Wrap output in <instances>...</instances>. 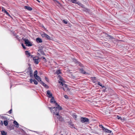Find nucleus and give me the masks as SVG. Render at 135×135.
I'll return each instance as SVG.
<instances>
[{
	"instance_id": "32",
	"label": "nucleus",
	"mask_w": 135,
	"mask_h": 135,
	"mask_svg": "<svg viewBox=\"0 0 135 135\" xmlns=\"http://www.w3.org/2000/svg\"><path fill=\"white\" fill-rule=\"evenodd\" d=\"M65 24H67L68 23V22L65 20H63L62 21Z\"/></svg>"
},
{
	"instance_id": "45",
	"label": "nucleus",
	"mask_w": 135,
	"mask_h": 135,
	"mask_svg": "<svg viewBox=\"0 0 135 135\" xmlns=\"http://www.w3.org/2000/svg\"><path fill=\"white\" fill-rule=\"evenodd\" d=\"M4 10H5V9H4V8H3V7H2V11H4Z\"/></svg>"
},
{
	"instance_id": "8",
	"label": "nucleus",
	"mask_w": 135,
	"mask_h": 135,
	"mask_svg": "<svg viewBox=\"0 0 135 135\" xmlns=\"http://www.w3.org/2000/svg\"><path fill=\"white\" fill-rule=\"evenodd\" d=\"M35 78L40 83L42 81L41 78L38 76H37V77H35Z\"/></svg>"
},
{
	"instance_id": "12",
	"label": "nucleus",
	"mask_w": 135,
	"mask_h": 135,
	"mask_svg": "<svg viewBox=\"0 0 135 135\" xmlns=\"http://www.w3.org/2000/svg\"><path fill=\"white\" fill-rule=\"evenodd\" d=\"M103 130L105 132L108 133H110L112 132V131H111L109 130V129L105 128H104V130Z\"/></svg>"
},
{
	"instance_id": "22",
	"label": "nucleus",
	"mask_w": 135,
	"mask_h": 135,
	"mask_svg": "<svg viewBox=\"0 0 135 135\" xmlns=\"http://www.w3.org/2000/svg\"><path fill=\"white\" fill-rule=\"evenodd\" d=\"M28 72L29 73H32V70L31 68L30 67H29L28 68Z\"/></svg>"
},
{
	"instance_id": "31",
	"label": "nucleus",
	"mask_w": 135,
	"mask_h": 135,
	"mask_svg": "<svg viewBox=\"0 0 135 135\" xmlns=\"http://www.w3.org/2000/svg\"><path fill=\"white\" fill-rule=\"evenodd\" d=\"M79 65L81 66V67H83V65L80 62H79L78 64Z\"/></svg>"
},
{
	"instance_id": "5",
	"label": "nucleus",
	"mask_w": 135,
	"mask_h": 135,
	"mask_svg": "<svg viewBox=\"0 0 135 135\" xmlns=\"http://www.w3.org/2000/svg\"><path fill=\"white\" fill-rule=\"evenodd\" d=\"M23 40L25 42V43L26 44V45L28 46H32V44L28 40L25 38L23 39Z\"/></svg>"
},
{
	"instance_id": "41",
	"label": "nucleus",
	"mask_w": 135,
	"mask_h": 135,
	"mask_svg": "<svg viewBox=\"0 0 135 135\" xmlns=\"http://www.w3.org/2000/svg\"><path fill=\"white\" fill-rule=\"evenodd\" d=\"M98 84L100 86H102V84L100 83L99 82L98 83Z\"/></svg>"
},
{
	"instance_id": "30",
	"label": "nucleus",
	"mask_w": 135,
	"mask_h": 135,
	"mask_svg": "<svg viewBox=\"0 0 135 135\" xmlns=\"http://www.w3.org/2000/svg\"><path fill=\"white\" fill-rule=\"evenodd\" d=\"M42 58H43V60L44 61V62H46V60L45 58L44 57H42Z\"/></svg>"
},
{
	"instance_id": "6",
	"label": "nucleus",
	"mask_w": 135,
	"mask_h": 135,
	"mask_svg": "<svg viewBox=\"0 0 135 135\" xmlns=\"http://www.w3.org/2000/svg\"><path fill=\"white\" fill-rule=\"evenodd\" d=\"M46 92V94L48 97L49 98H51L52 97V93H51L50 90H47Z\"/></svg>"
},
{
	"instance_id": "18",
	"label": "nucleus",
	"mask_w": 135,
	"mask_h": 135,
	"mask_svg": "<svg viewBox=\"0 0 135 135\" xmlns=\"http://www.w3.org/2000/svg\"><path fill=\"white\" fill-rule=\"evenodd\" d=\"M4 126H6L8 124V122L7 120H5L4 121Z\"/></svg>"
},
{
	"instance_id": "43",
	"label": "nucleus",
	"mask_w": 135,
	"mask_h": 135,
	"mask_svg": "<svg viewBox=\"0 0 135 135\" xmlns=\"http://www.w3.org/2000/svg\"><path fill=\"white\" fill-rule=\"evenodd\" d=\"M53 108H54V107H49V109L50 110L51 112V110L53 109Z\"/></svg>"
},
{
	"instance_id": "29",
	"label": "nucleus",
	"mask_w": 135,
	"mask_h": 135,
	"mask_svg": "<svg viewBox=\"0 0 135 135\" xmlns=\"http://www.w3.org/2000/svg\"><path fill=\"white\" fill-rule=\"evenodd\" d=\"M4 12L6 13V14L8 16L10 15L8 12L6 10H4Z\"/></svg>"
},
{
	"instance_id": "39",
	"label": "nucleus",
	"mask_w": 135,
	"mask_h": 135,
	"mask_svg": "<svg viewBox=\"0 0 135 135\" xmlns=\"http://www.w3.org/2000/svg\"><path fill=\"white\" fill-rule=\"evenodd\" d=\"M64 97L66 98V99H68V96L67 95H64Z\"/></svg>"
},
{
	"instance_id": "47",
	"label": "nucleus",
	"mask_w": 135,
	"mask_h": 135,
	"mask_svg": "<svg viewBox=\"0 0 135 135\" xmlns=\"http://www.w3.org/2000/svg\"><path fill=\"white\" fill-rule=\"evenodd\" d=\"M1 125H3V122H2V121H1Z\"/></svg>"
},
{
	"instance_id": "49",
	"label": "nucleus",
	"mask_w": 135,
	"mask_h": 135,
	"mask_svg": "<svg viewBox=\"0 0 135 135\" xmlns=\"http://www.w3.org/2000/svg\"><path fill=\"white\" fill-rule=\"evenodd\" d=\"M30 56L31 57V58H33V57H33V56L32 55H30Z\"/></svg>"
},
{
	"instance_id": "2",
	"label": "nucleus",
	"mask_w": 135,
	"mask_h": 135,
	"mask_svg": "<svg viewBox=\"0 0 135 135\" xmlns=\"http://www.w3.org/2000/svg\"><path fill=\"white\" fill-rule=\"evenodd\" d=\"M59 80H59L58 81L59 83H60V85L62 86L63 90L65 91H67L68 89V86L66 84L63 83L62 82L63 81V80L62 78L61 77L60 78Z\"/></svg>"
},
{
	"instance_id": "21",
	"label": "nucleus",
	"mask_w": 135,
	"mask_h": 135,
	"mask_svg": "<svg viewBox=\"0 0 135 135\" xmlns=\"http://www.w3.org/2000/svg\"><path fill=\"white\" fill-rule=\"evenodd\" d=\"M38 73L37 71V70H35L34 72V77H37V74Z\"/></svg>"
},
{
	"instance_id": "28",
	"label": "nucleus",
	"mask_w": 135,
	"mask_h": 135,
	"mask_svg": "<svg viewBox=\"0 0 135 135\" xmlns=\"http://www.w3.org/2000/svg\"><path fill=\"white\" fill-rule=\"evenodd\" d=\"M99 127L101 128H102V130H104V127L103 126H102V125H101V124H100V125H99Z\"/></svg>"
},
{
	"instance_id": "4",
	"label": "nucleus",
	"mask_w": 135,
	"mask_h": 135,
	"mask_svg": "<svg viewBox=\"0 0 135 135\" xmlns=\"http://www.w3.org/2000/svg\"><path fill=\"white\" fill-rule=\"evenodd\" d=\"M80 121L82 123H89V120L88 118L85 117H81L80 118Z\"/></svg>"
},
{
	"instance_id": "9",
	"label": "nucleus",
	"mask_w": 135,
	"mask_h": 135,
	"mask_svg": "<svg viewBox=\"0 0 135 135\" xmlns=\"http://www.w3.org/2000/svg\"><path fill=\"white\" fill-rule=\"evenodd\" d=\"M36 41L38 43H41L42 42V39L39 37L37 38L36 39Z\"/></svg>"
},
{
	"instance_id": "1",
	"label": "nucleus",
	"mask_w": 135,
	"mask_h": 135,
	"mask_svg": "<svg viewBox=\"0 0 135 135\" xmlns=\"http://www.w3.org/2000/svg\"><path fill=\"white\" fill-rule=\"evenodd\" d=\"M55 106L56 107L53 108V109L51 110V112L54 115H55L56 118L60 121H62L63 120V118L59 115V113L60 110L62 109V108L57 103H56Z\"/></svg>"
},
{
	"instance_id": "23",
	"label": "nucleus",
	"mask_w": 135,
	"mask_h": 135,
	"mask_svg": "<svg viewBox=\"0 0 135 135\" xmlns=\"http://www.w3.org/2000/svg\"><path fill=\"white\" fill-rule=\"evenodd\" d=\"M106 36L107 37H109V38L111 39H113V37L112 36H111V35H109L107 34Z\"/></svg>"
},
{
	"instance_id": "46",
	"label": "nucleus",
	"mask_w": 135,
	"mask_h": 135,
	"mask_svg": "<svg viewBox=\"0 0 135 135\" xmlns=\"http://www.w3.org/2000/svg\"><path fill=\"white\" fill-rule=\"evenodd\" d=\"M53 1H54L55 2H57V3H59V2L57 1L56 0H53Z\"/></svg>"
},
{
	"instance_id": "35",
	"label": "nucleus",
	"mask_w": 135,
	"mask_h": 135,
	"mask_svg": "<svg viewBox=\"0 0 135 135\" xmlns=\"http://www.w3.org/2000/svg\"><path fill=\"white\" fill-rule=\"evenodd\" d=\"M73 117L74 118H77V115H75V114H73Z\"/></svg>"
},
{
	"instance_id": "51",
	"label": "nucleus",
	"mask_w": 135,
	"mask_h": 135,
	"mask_svg": "<svg viewBox=\"0 0 135 135\" xmlns=\"http://www.w3.org/2000/svg\"><path fill=\"white\" fill-rule=\"evenodd\" d=\"M11 87H12V85H11V87H10V88H11Z\"/></svg>"
},
{
	"instance_id": "42",
	"label": "nucleus",
	"mask_w": 135,
	"mask_h": 135,
	"mask_svg": "<svg viewBox=\"0 0 135 135\" xmlns=\"http://www.w3.org/2000/svg\"><path fill=\"white\" fill-rule=\"evenodd\" d=\"M12 109H11L8 112V113L9 114H11L12 113Z\"/></svg>"
},
{
	"instance_id": "14",
	"label": "nucleus",
	"mask_w": 135,
	"mask_h": 135,
	"mask_svg": "<svg viewBox=\"0 0 135 135\" xmlns=\"http://www.w3.org/2000/svg\"><path fill=\"white\" fill-rule=\"evenodd\" d=\"M25 8L29 11H31L32 10V8L31 7L26 6H25Z\"/></svg>"
},
{
	"instance_id": "40",
	"label": "nucleus",
	"mask_w": 135,
	"mask_h": 135,
	"mask_svg": "<svg viewBox=\"0 0 135 135\" xmlns=\"http://www.w3.org/2000/svg\"><path fill=\"white\" fill-rule=\"evenodd\" d=\"M29 74L30 75V76L31 77H32L33 76V75L32 73H29Z\"/></svg>"
},
{
	"instance_id": "24",
	"label": "nucleus",
	"mask_w": 135,
	"mask_h": 135,
	"mask_svg": "<svg viewBox=\"0 0 135 135\" xmlns=\"http://www.w3.org/2000/svg\"><path fill=\"white\" fill-rule=\"evenodd\" d=\"M56 73L57 75H58L61 73L60 70H58L56 71Z\"/></svg>"
},
{
	"instance_id": "16",
	"label": "nucleus",
	"mask_w": 135,
	"mask_h": 135,
	"mask_svg": "<svg viewBox=\"0 0 135 135\" xmlns=\"http://www.w3.org/2000/svg\"><path fill=\"white\" fill-rule=\"evenodd\" d=\"M14 124L16 125V127H18L19 126V124L16 121H14L13 122Z\"/></svg>"
},
{
	"instance_id": "48",
	"label": "nucleus",
	"mask_w": 135,
	"mask_h": 135,
	"mask_svg": "<svg viewBox=\"0 0 135 135\" xmlns=\"http://www.w3.org/2000/svg\"><path fill=\"white\" fill-rule=\"evenodd\" d=\"M45 78L46 80V81H47L48 80V79H47V78L46 77H45Z\"/></svg>"
},
{
	"instance_id": "37",
	"label": "nucleus",
	"mask_w": 135,
	"mask_h": 135,
	"mask_svg": "<svg viewBox=\"0 0 135 135\" xmlns=\"http://www.w3.org/2000/svg\"><path fill=\"white\" fill-rule=\"evenodd\" d=\"M41 52V53L43 55H44V51H42V50H40V52Z\"/></svg>"
},
{
	"instance_id": "44",
	"label": "nucleus",
	"mask_w": 135,
	"mask_h": 135,
	"mask_svg": "<svg viewBox=\"0 0 135 135\" xmlns=\"http://www.w3.org/2000/svg\"><path fill=\"white\" fill-rule=\"evenodd\" d=\"M22 46L23 47L24 49H25L26 48L25 47V46L23 44H22Z\"/></svg>"
},
{
	"instance_id": "38",
	"label": "nucleus",
	"mask_w": 135,
	"mask_h": 135,
	"mask_svg": "<svg viewBox=\"0 0 135 135\" xmlns=\"http://www.w3.org/2000/svg\"><path fill=\"white\" fill-rule=\"evenodd\" d=\"M117 118L118 119H121V118L120 117H119L118 116H117Z\"/></svg>"
},
{
	"instance_id": "27",
	"label": "nucleus",
	"mask_w": 135,
	"mask_h": 135,
	"mask_svg": "<svg viewBox=\"0 0 135 135\" xmlns=\"http://www.w3.org/2000/svg\"><path fill=\"white\" fill-rule=\"evenodd\" d=\"M33 82L34 84L35 85H37L38 84L37 81L35 79H34Z\"/></svg>"
},
{
	"instance_id": "3",
	"label": "nucleus",
	"mask_w": 135,
	"mask_h": 135,
	"mask_svg": "<svg viewBox=\"0 0 135 135\" xmlns=\"http://www.w3.org/2000/svg\"><path fill=\"white\" fill-rule=\"evenodd\" d=\"M33 60L34 63L36 64H38L40 61L39 57L37 56L34 57Z\"/></svg>"
},
{
	"instance_id": "19",
	"label": "nucleus",
	"mask_w": 135,
	"mask_h": 135,
	"mask_svg": "<svg viewBox=\"0 0 135 135\" xmlns=\"http://www.w3.org/2000/svg\"><path fill=\"white\" fill-rule=\"evenodd\" d=\"M80 69L81 73H82L83 74H85L86 73V72L83 70V68Z\"/></svg>"
},
{
	"instance_id": "10",
	"label": "nucleus",
	"mask_w": 135,
	"mask_h": 135,
	"mask_svg": "<svg viewBox=\"0 0 135 135\" xmlns=\"http://www.w3.org/2000/svg\"><path fill=\"white\" fill-rule=\"evenodd\" d=\"M91 80H92L93 82L94 83H96L97 82V80L96 79V78L95 77H91Z\"/></svg>"
},
{
	"instance_id": "50",
	"label": "nucleus",
	"mask_w": 135,
	"mask_h": 135,
	"mask_svg": "<svg viewBox=\"0 0 135 135\" xmlns=\"http://www.w3.org/2000/svg\"><path fill=\"white\" fill-rule=\"evenodd\" d=\"M37 1L38 2H40V1H39L38 0H37Z\"/></svg>"
},
{
	"instance_id": "36",
	"label": "nucleus",
	"mask_w": 135,
	"mask_h": 135,
	"mask_svg": "<svg viewBox=\"0 0 135 135\" xmlns=\"http://www.w3.org/2000/svg\"><path fill=\"white\" fill-rule=\"evenodd\" d=\"M1 118L3 119H6V118L3 116H1Z\"/></svg>"
},
{
	"instance_id": "34",
	"label": "nucleus",
	"mask_w": 135,
	"mask_h": 135,
	"mask_svg": "<svg viewBox=\"0 0 135 135\" xmlns=\"http://www.w3.org/2000/svg\"><path fill=\"white\" fill-rule=\"evenodd\" d=\"M16 38L18 40H20L19 37L18 35H16Z\"/></svg>"
},
{
	"instance_id": "11",
	"label": "nucleus",
	"mask_w": 135,
	"mask_h": 135,
	"mask_svg": "<svg viewBox=\"0 0 135 135\" xmlns=\"http://www.w3.org/2000/svg\"><path fill=\"white\" fill-rule=\"evenodd\" d=\"M69 125L70 126V128H75L74 127V124L73 123H72V122H69Z\"/></svg>"
},
{
	"instance_id": "33",
	"label": "nucleus",
	"mask_w": 135,
	"mask_h": 135,
	"mask_svg": "<svg viewBox=\"0 0 135 135\" xmlns=\"http://www.w3.org/2000/svg\"><path fill=\"white\" fill-rule=\"evenodd\" d=\"M30 82L31 83H32L34 79L33 80L32 79H31L30 80Z\"/></svg>"
},
{
	"instance_id": "7",
	"label": "nucleus",
	"mask_w": 135,
	"mask_h": 135,
	"mask_svg": "<svg viewBox=\"0 0 135 135\" xmlns=\"http://www.w3.org/2000/svg\"><path fill=\"white\" fill-rule=\"evenodd\" d=\"M50 102L53 103H55L56 105V103H57L56 102L54 98L53 97H52L50 100Z\"/></svg>"
},
{
	"instance_id": "17",
	"label": "nucleus",
	"mask_w": 135,
	"mask_h": 135,
	"mask_svg": "<svg viewBox=\"0 0 135 135\" xmlns=\"http://www.w3.org/2000/svg\"><path fill=\"white\" fill-rule=\"evenodd\" d=\"M46 34L44 32L41 33V35L43 37H45Z\"/></svg>"
},
{
	"instance_id": "26",
	"label": "nucleus",
	"mask_w": 135,
	"mask_h": 135,
	"mask_svg": "<svg viewBox=\"0 0 135 135\" xmlns=\"http://www.w3.org/2000/svg\"><path fill=\"white\" fill-rule=\"evenodd\" d=\"M73 60V61L76 64H78L79 62L75 59H74Z\"/></svg>"
},
{
	"instance_id": "13",
	"label": "nucleus",
	"mask_w": 135,
	"mask_h": 135,
	"mask_svg": "<svg viewBox=\"0 0 135 135\" xmlns=\"http://www.w3.org/2000/svg\"><path fill=\"white\" fill-rule=\"evenodd\" d=\"M40 83L45 88H48V86L42 81H41V82Z\"/></svg>"
},
{
	"instance_id": "25",
	"label": "nucleus",
	"mask_w": 135,
	"mask_h": 135,
	"mask_svg": "<svg viewBox=\"0 0 135 135\" xmlns=\"http://www.w3.org/2000/svg\"><path fill=\"white\" fill-rule=\"evenodd\" d=\"M45 38H46L48 40H50V37L48 35L46 34V35Z\"/></svg>"
},
{
	"instance_id": "15",
	"label": "nucleus",
	"mask_w": 135,
	"mask_h": 135,
	"mask_svg": "<svg viewBox=\"0 0 135 135\" xmlns=\"http://www.w3.org/2000/svg\"><path fill=\"white\" fill-rule=\"evenodd\" d=\"M26 55L27 56V57H29L30 56V53L28 51H25Z\"/></svg>"
},
{
	"instance_id": "20",
	"label": "nucleus",
	"mask_w": 135,
	"mask_h": 135,
	"mask_svg": "<svg viewBox=\"0 0 135 135\" xmlns=\"http://www.w3.org/2000/svg\"><path fill=\"white\" fill-rule=\"evenodd\" d=\"M1 134L2 135H7V132H5V131H1Z\"/></svg>"
}]
</instances>
